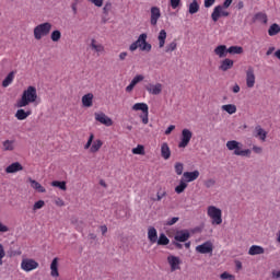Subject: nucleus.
Wrapping results in <instances>:
<instances>
[{
    "label": "nucleus",
    "mask_w": 280,
    "mask_h": 280,
    "mask_svg": "<svg viewBox=\"0 0 280 280\" xmlns=\"http://www.w3.org/2000/svg\"><path fill=\"white\" fill-rule=\"evenodd\" d=\"M254 21L260 22V23H262L264 25H266L267 22H268V19H267L266 13H264V12H258L256 15H254Z\"/></svg>",
    "instance_id": "obj_37"
},
{
    "label": "nucleus",
    "mask_w": 280,
    "mask_h": 280,
    "mask_svg": "<svg viewBox=\"0 0 280 280\" xmlns=\"http://www.w3.org/2000/svg\"><path fill=\"white\" fill-rule=\"evenodd\" d=\"M161 158L168 161L171 158V149L167 142H162L161 144Z\"/></svg>",
    "instance_id": "obj_24"
},
{
    "label": "nucleus",
    "mask_w": 280,
    "mask_h": 280,
    "mask_svg": "<svg viewBox=\"0 0 280 280\" xmlns=\"http://www.w3.org/2000/svg\"><path fill=\"white\" fill-rule=\"evenodd\" d=\"M252 151L249 149H245L243 151H237L236 156H242V158H250Z\"/></svg>",
    "instance_id": "obj_46"
},
{
    "label": "nucleus",
    "mask_w": 280,
    "mask_h": 280,
    "mask_svg": "<svg viewBox=\"0 0 280 280\" xmlns=\"http://www.w3.org/2000/svg\"><path fill=\"white\" fill-rule=\"evenodd\" d=\"M38 266V262L33 258H23L22 262L20 264V268L24 272H32L33 270H36Z\"/></svg>",
    "instance_id": "obj_8"
},
{
    "label": "nucleus",
    "mask_w": 280,
    "mask_h": 280,
    "mask_svg": "<svg viewBox=\"0 0 280 280\" xmlns=\"http://www.w3.org/2000/svg\"><path fill=\"white\" fill-rule=\"evenodd\" d=\"M131 153L136 155H144L145 154L144 147L142 144H139L131 150Z\"/></svg>",
    "instance_id": "obj_43"
},
{
    "label": "nucleus",
    "mask_w": 280,
    "mask_h": 280,
    "mask_svg": "<svg viewBox=\"0 0 280 280\" xmlns=\"http://www.w3.org/2000/svg\"><path fill=\"white\" fill-rule=\"evenodd\" d=\"M161 19V11L159 7H151L150 24L151 26H158V22Z\"/></svg>",
    "instance_id": "obj_16"
},
{
    "label": "nucleus",
    "mask_w": 280,
    "mask_h": 280,
    "mask_svg": "<svg viewBox=\"0 0 280 280\" xmlns=\"http://www.w3.org/2000/svg\"><path fill=\"white\" fill-rule=\"evenodd\" d=\"M144 89L151 95L158 96L163 92V84H161V83H149L144 86Z\"/></svg>",
    "instance_id": "obj_11"
},
{
    "label": "nucleus",
    "mask_w": 280,
    "mask_h": 280,
    "mask_svg": "<svg viewBox=\"0 0 280 280\" xmlns=\"http://www.w3.org/2000/svg\"><path fill=\"white\" fill-rule=\"evenodd\" d=\"M55 205H57L58 207H63V206H65V202H63L62 199L57 198V200H55Z\"/></svg>",
    "instance_id": "obj_61"
},
{
    "label": "nucleus",
    "mask_w": 280,
    "mask_h": 280,
    "mask_svg": "<svg viewBox=\"0 0 280 280\" xmlns=\"http://www.w3.org/2000/svg\"><path fill=\"white\" fill-rule=\"evenodd\" d=\"M155 243L161 246H166L170 244V238L165 234H160Z\"/></svg>",
    "instance_id": "obj_39"
},
{
    "label": "nucleus",
    "mask_w": 280,
    "mask_h": 280,
    "mask_svg": "<svg viewBox=\"0 0 280 280\" xmlns=\"http://www.w3.org/2000/svg\"><path fill=\"white\" fill-rule=\"evenodd\" d=\"M207 217L211 220V225L222 224V210L215 206L207 207Z\"/></svg>",
    "instance_id": "obj_3"
},
{
    "label": "nucleus",
    "mask_w": 280,
    "mask_h": 280,
    "mask_svg": "<svg viewBox=\"0 0 280 280\" xmlns=\"http://www.w3.org/2000/svg\"><path fill=\"white\" fill-rule=\"evenodd\" d=\"M234 67V60L233 59H223L221 61L220 70L223 72L233 69Z\"/></svg>",
    "instance_id": "obj_28"
},
{
    "label": "nucleus",
    "mask_w": 280,
    "mask_h": 280,
    "mask_svg": "<svg viewBox=\"0 0 280 280\" xmlns=\"http://www.w3.org/2000/svg\"><path fill=\"white\" fill-rule=\"evenodd\" d=\"M61 31H52V33H50V40H52V43H58L61 39Z\"/></svg>",
    "instance_id": "obj_42"
},
{
    "label": "nucleus",
    "mask_w": 280,
    "mask_h": 280,
    "mask_svg": "<svg viewBox=\"0 0 280 280\" xmlns=\"http://www.w3.org/2000/svg\"><path fill=\"white\" fill-rule=\"evenodd\" d=\"M94 118L95 121H98L101 125L106 126V127H110L113 126V119L109 118L106 114H104L103 112L100 113H95L94 114Z\"/></svg>",
    "instance_id": "obj_10"
},
{
    "label": "nucleus",
    "mask_w": 280,
    "mask_h": 280,
    "mask_svg": "<svg viewBox=\"0 0 280 280\" xmlns=\"http://www.w3.org/2000/svg\"><path fill=\"white\" fill-rule=\"evenodd\" d=\"M22 171H23V166L20 162H13L4 170L7 174H16L18 172H22Z\"/></svg>",
    "instance_id": "obj_21"
},
{
    "label": "nucleus",
    "mask_w": 280,
    "mask_h": 280,
    "mask_svg": "<svg viewBox=\"0 0 280 280\" xmlns=\"http://www.w3.org/2000/svg\"><path fill=\"white\" fill-rule=\"evenodd\" d=\"M240 91H241V88L238 84L233 85V88H232L233 93H240Z\"/></svg>",
    "instance_id": "obj_63"
},
{
    "label": "nucleus",
    "mask_w": 280,
    "mask_h": 280,
    "mask_svg": "<svg viewBox=\"0 0 280 280\" xmlns=\"http://www.w3.org/2000/svg\"><path fill=\"white\" fill-rule=\"evenodd\" d=\"M253 152L254 154H261L264 149L261 147L253 145Z\"/></svg>",
    "instance_id": "obj_54"
},
{
    "label": "nucleus",
    "mask_w": 280,
    "mask_h": 280,
    "mask_svg": "<svg viewBox=\"0 0 280 280\" xmlns=\"http://www.w3.org/2000/svg\"><path fill=\"white\" fill-rule=\"evenodd\" d=\"M50 277L55 279L59 277L58 258H54L52 262H50Z\"/></svg>",
    "instance_id": "obj_29"
},
{
    "label": "nucleus",
    "mask_w": 280,
    "mask_h": 280,
    "mask_svg": "<svg viewBox=\"0 0 280 280\" xmlns=\"http://www.w3.org/2000/svg\"><path fill=\"white\" fill-rule=\"evenodd\" d=\"M267 135H268V132L261 126L258 125V126L254 127V131H253L254 138H257L261 142H265L267 139Z\"/></svg>",
    "instance_id": "obj_17"
},
{
    "label": "nucleus",
    "mask_w": 280,
    "mask_h": 280,
    "mask_svg": "<svg viewBox=\"0 0 280 280\" xmlns=\"http://www.w3.org/2000/svg\"><path fill=\"white\" fill-rule=\"evenodd\" d=\"M44 206H46V202H44L43 200H38L37 202L34 203L33 211L40 210L44 208Z\"/></svg>",
    "instance_id": "obj_49"
},
{
    "label": "nucleus",
    "mask_w": 280,
    "mask_h": 280,
    "mask_svg": "<svg viewBox=\"0 0 280 280\" xmlns=\"http://www.w3.org/2000/svg\"><path fill=\"white\" fill-rule=\"evenodd\" d=\"M200 10V5L198 2L194 1L189 4V13L197 14Z\"/></svg>",
    "instance_id": "obj_41"
},
{
    "label": "nucleus",
    "mask_w": 280,
    "mask_h": 280,
    "mask_svg": "<svg viewBox=\"0 0 280 280\" xmlns=\"http://www.w3.org/2000/svg\"><path fill=\"white\" fill-rule=\"evenodd\" d=\"M112 10V3L107 2L104 7V13L107 14Z\"/></svg>",
    "instance_id": "obj_59"
},
{
    "label": "nucleus",
    "mask_w": 280,
    "mask_h": 280,
    "mask_svg": "<svg viewBox=\"0 0 280 280\" xmlns=\"http://www.w3.org/2000/svg\"><path fill=\"white\" fill-rule=\"evenodd\" d=\"M51 23H42L34 27L33 34L35 40H42L43 37H46L51 32Z\"/></svg>",
    "instance_id": "obj_5"
},
{
    "label": "nucleus",
    "mask_w": 280,
    "mask_h": 280,
    "mask_svg": "<svg viewBox=\"0 0 280 280\" xmlns=\"http://www.w3.org/2000/svg\"><path fill=\"white\" fill-rule=\"evenodd\" d=\"M31 188L38 191V194H46V188L35 179L30 178Z\"/></svg>",
    "instance_id": "obj_31"
},
{
    "label": "nucleus",
    "mask_w": 280,
    "mask_h": 280,
    "mask_svg": "<svg viewBox=\"0 0 280 280\" xmlns=\"http://www.w3.org/2000/svg\"><path fill=\"white\" fill-rule=\"evenodd\" d=\"M50 185L52 187L59 188L60 190L67 191V182L55 180V182H51Z\"/></svg>",
    "instance_id": "obj_40"
},
{
    "label": "nucleus",
    "mask_w": 280,
    "mask_h": 280,
    "mask_svg": "<svg viewBox=\"0 0 280 280\" xmlns=\"http://www.w3.org/2000/svg\"><path fill=\"white\" fill-rule=\"evenodd\" d=\"M265 248L262 246L253 245L250 248H248V255L250 256H257V255H264Z\"/></svg>",
    "instance_id": "obj_30"
},
{
    "label": "nucleus",
    "mask_w": 280,
    "mask_h": 280,
    "mask_svg": "<svg viewBox=\"0 0 280 280\" xmlns=\"http://www.w3.org/2000/svg\"><path fill=\"white\" fill-rule=\"evenodd\" d=\"M147 236L151 244H155L158 242V230L154 226H150L149 231L147 232Z\"/></svg>",
    "instance_id": "obj_26"
},
{
    "label": "nucleus",
    "mask_w": 280,
    "mask_h": 280,
    "mask_svg": "<svg viewBox=\"0 0 280 280\" xmlns=\"http://www.w3.org/2000/svg\"><path fill=\"white\" fill-rule=\"evenodd\" d=\"M221 110L226 112V114L234 115L236 113V106L234 104L222 105Z\"/></svg>",
    "instance_id": "obj_35"
},
{
    "label": "nucleus",
    "mask_w": 280,
    "mask_h": 280,
    "mask_svg": "<svg viewBox=\"0 0 280 280\" xmlns=\"http://www.w3.org/2000/svg\"><path fill=\"white\" fill-rule=\"evenodd\" d=\"M277 34H280V25L277 23H272V25L268 28V35L273 37Z\"/></svg>",
    "instance_id": "obj_34"
},
{
    "label": "nucleus",
    "mask_w": 280,
    "mask_h": 280,
    "mask_svg": "<svg viewBox=\"0 0 280 280\" xmlns=\"http://www.w3.org/2000/svg\"><path fill=\"white\" fill-rule=\"evenodd\" d=\"M179 219L178 218H172L171 220H168V222H166V225H174L176 222H178Z\"/></svg>",
    "instance_id": "obj_57"
},
{
    "label": "nucleus",
    "mask_w": 280,
    "mask_h": 280,
    "mask_svg": "<svg viewBox=\"0 0 280 280\" xmlns=\"http://www.w3.org/2000/svg\"><path fill=\"white\" fill-rule=\"evenodd\" d=\"M231 1L223 2V5H218L214 8V11L211 13L212 22H218L221 18H228L230 15V12L226 11V9L230 8Z\"/></svg>",
    "instance_id": "obj_4"
},
{
    "label": "nucleus",
    "mask_w": 280,
    "mask_h": 280,
    "mask_svg": "<svg viewBox=\"0 0 280 280\" xmlns=\"http://www.w3.org/2000/svg\"><path fill=\"white\" fill-rule=\"evenodd\" d=\"M167 196V192L165 190L158 191L156 192V198H153L152 201H161L163 198Z\"/></svg>",
    "instance_id": "obj_48"
},
{
    "label": "nucleus",
    "mask_w": 280,
    "mask_h": 280,
    "mask_svg": "<svg viewBox=\"0 0 280 280\" xmlns=\"http://www.w3.org/2000/svg\"><path fill=\"white\" fill-rule=\"evenodd\" d=\"M196 252L202 255L205 254H212L213 253V243L212 242H205L199 246H196Z\"/></svg>",
    "instance_id": "obj_13"
},
{
    "label": "nucleus",
    "mask_w": 280,
    "mask_h": 280,
    "mask_svg": "<svg viewBox=\"0 0 280 280\" xmlns=\"http://www.w3.org/2000/svg\"><path fill=\"white\" fill-rule=\"evenodd\" d=\"M256 83L254 67H248L246 70V86L247 89H254Z\"/></svg>",
    "instance_id": "obj_12"
},
{
    "label": "nucleus",
    "mask_w": 280,
    "mask_h": 280,
    "mask_svg": "<svg viewBox=\"0 0 280 280\" xmlns=\"http://www.w3.org/2000/svg\"><path fill=\"white\" fill-rule=\"evenodd\" d=\"M144 75L143 74H136L133 79H131V82L126 88V93H131L133 89L140 83L143 82Z\"/></svg>",
    "instance_id": "obj_18"
},
{
    "label": "nucleus",
    "mask_w": 280,
    "mask_h": 280,
    "mask_svg": "<svg viewBox=\"0 0 280 280\" xmlns=\"http://www.w3.org/2000/svg\"><path fill=\"white\" fill-rule=\"evenodd\" d=\"M93 100H94L93 93L84 94L83 97H81V104L83 105V107L90 108L93 106Z\"/></svg>",
    "instance_id": "obj_23"
},
{
    "label": "nucleus",
    "mask_w": 280,
    "mask_h": 280,
    "mask_svg": "<svg viewBox=\"0 0 280 280\" xmlns=\"http://www.w3.org/2000/svg\"><path fill=\"white\" fill-rule=\"evenodd\" d=\"M214 54L218 56V58H225L229 54V48H226L225 45H220L215 47Z\"/></svg>",
    "instance_id": "obj_27"
},
{
    "label": "nucleus",
    "mask_w": 280,
    "mask_h": 280,
    "mask_svg": "<svg viewBox=\"0 0 280 280\" xmlns=\"http://www.w3.org/2000/svg\"><path fill=\"white\" fill-rule=\"evenodd\" d=\"M166 39H167V32L164 30H161L160 34H158V43L160 48H163L165 46Z\"/></svg>",
    "instance_id": "obj_33"
},
{
    "label": "nucleus",
    "mask_w": 280,
    "mask_h": 280,
    "mask_svg": "<svg viewBox=\"0 0 280 280\" xmlns=\"http://www.w3.org/2000/svg\"><path fill=\"white\" fill-rule=\"evenodd\" d=\"M226 149L233 151V154L236 155L237 152H243L242 143L236 140H231L226 142Z\"/></svg>",
    "instance_id": "obj_20"
},
{
    "label": "nucleus",
    "mask_w": 280,
    "mask_h": 280,
    "mask_svg": "<svg viewBox=\"0 0 280 280\" xmlns=\"http://www.w3.org/2000/svg\"><path fill=\"white\" fill-rule=\"evenodd\" d=\"M131 110L133 112H141L142 114L139 116L142 125H148L149 124V106L147 103H136L132 107Z\"/></svg>",
    "instance_id": "obj_7"
},
{
    "label": "nucleus",
    "mask_w": 280,
    "mask_h": 280,
    "mask_svg": "<svg viewBox=\"0 0 280 280\" xmlns=\"http://www.w3.org/2000/svg\"><path fill=\"white\" fill-rule=\"evenodd\" d=\"M215 185V180L213 178H208L206 182H205V186L206 188H211Z\"/></svg>",
    "instance_id": "obj_52"
},
{
    "label": "nucleus",
    "mask_w": 280,
    "mask_h": 280,
    "mask_svg": "<svg viewBox=\"0 0 280 280\" xmlns=\"http://www.w3.org/2000/svg\"><path fill=\"white\" fill-rule=\"evenodd\" d=\"M8 232H10V228L0 221V233H8Z\"/></svg>",
    "instance_id": "obj_53"
},
{
    "label": "nucleus",
    "mask_w": 280,
    "mask_h": 280,
    "mask_svg": "<svg viewBox=\"0 0 280 280\" xmlns=\"http://www.w3.org/2000/svg\"><path fill=\"white\" fill-rule=\"evenodd\" d=\"M13 144H14V141H13V140H7V141H4V142H3V150H4V151H12V150H14Z\"/></svg>",
    "instance_id": "obj_45"
},
{
    "label": "nucleus",
    "mask_w": 280,
    "mask_h": 280,
    "mask_svg": "<svg viewBox=\"0 0 280 280\" xmlns=\"http://www.w3.org/2000/svg\"><path fill=\"white\" fill-rule=\"evenodd\" d=\"M127 57H128V52L127 51H121L119 54V60L120 61H125L127 59Z\"/></svg>",
    "instance_id": "obj_55"
},
{
    "label": "nucleus",
    "mask_w": 280,
    "mask_h": 280,
    "mask_svg": "<svg viewBox=\"0 0 280 280\" xmlns=\"http://www.w3.org/2000/svg\"><path fill=\"white\" fill-rule=\"evenodd\" d=\"M15 74H16V71H10L9 72L7 78H4L3 81H2V88L3 89H7L8 86H11V84L15 80Z\"/></svg>",
    "instance_id": "obj_25"
},
{
    "label": "nucleus",
    "mask_w": 280,
    "mask_h": 280,
    "mask_svg": "<svg viewBox=\"0 0 280 280\" xmlns=\"http://www.w3.org/2000/svg\"><path fill=\"white\" fill-rule=\"evenodd\" d=\"M32 116V110L28 109V110H25V109H18V112H15V119H18L19 121H24L27 119V117H31Z\"/></svg>",
    "instance_id": "obj_22"
},
{
    "label": "nucleus",
    "mask_w": 280,
    "mask_h": 280,
    "mask_svg": "<svg viewBox=\"0 0 280 280\" xmlns=\"http://www.w3.org/2000/svg\"><path fill=\"white\" fill-rule=\"evenodd\" d=\"M101 233H103V235H106V233H107V225H101Z\"/></svg>",
    "instance_id": "obj_64"
},
{
    "label": "nucleus",
    "mask_w": 280,
    "mask_h": 280,
    "mask_svg": "<svg viewBox=\"0 0 280 280\" xmlns=\"http://www.w3.org/2000/svg\"><path fill=\"white\" fill-rule=\"evenodd\" d=\"M91 49H93L96 54L104 52V46L101 43H97L95 39H91L90 44Z\"/></svg>",
    "instance_id": "obj_32"
},
{
    "label": "nucleus",
    "mask_w": 280,
    "mask_h": 280,
    "mask_svg": "<svg viewBox=\"0 0 280 280\" xmlns=\"http://www.w3.org/2000/svg\"><path fill=\"white\" fill-rule=\"evenodd\" d=\"M175 49H176V43L172 42L170 43L168 46L165 47V52L170 54V52H173Z\"/></svg>",
    "instance_id": "obj_50"
},
{
    "label": "nucleus",
    "mask_w": 280,
    "mask_h": 280,
    "mask_svg": "<svg viewBox=\"0 0 280 280\" xmlns=\"http://www.w3.org/2000/svg\"><path fill=\"white\" fill-rule=\"evenodd\" d=\"M104 142L101 139L94 140V135L89 136L88 143L84 144V150H90L91 154L97 153L102 150Z\"/></svg>",
    "instance_id": "obj_6"
},
{
    "label": "nucleus",
    "mask_w": 280,
    "mask_h": 280,
    "mask_svg": "<svg viewBox=\"0 0 280 280\" xmlns=\"http://www.w3.org/2000/svg\"><path fill=\"white\" fill-rule=\"evenodd\" d=\"M191 137H192V133H191V131L189 129L182 130L180 142H179V144H177V147L179 149H185L186 147H188Z\"/></svg>",
    "instance_id": "obj_9"
},
{
    "label": "nucleus",
    "mask_w": 280,
    "mask_h": 280,
    "mask_svg": "<svg viewBox=\"0 0 280 280\" xmlns=\"http://www.w3.org/2000/svg\"><path fill=\"white\" fill-rule=\"evenodd\" d=\"M275 50H276V47H269L268 50H267V52H266V56H267V57L271 56V54H273Z\"/></svg>",
    "instance_id": "obj_62"
},
{
    "label": "nucleus",
    "mask_w": 280,
    "mask_h": 280,
    "mask_svg": "<svg viewBox=\"0 0 280 280\" xmlns=\"http://www.w3.org/2000/svg\"><path fill=\"white\" fill-rule=\"evenodd\" d=\"M221 280H235V276L229 272H223L220 275Z\"/></svg>",
    "instance_id": "obj_47"
},
{
    "label": "nucleus",
    "mask_w": 280,
    "mask_h": 280,
    "mask_svg": "<svg viewBox=\"0 0 280 280\" xmlns=\"http://www.w3.org/2000/svg\"><path fill=\"white\" fill-rule=\"evenodd\" d=\"M174 130H175V126L172 125V126L168 127V129L165 130V135L170 136V133H172Z\"/></svg>",
    "instance_id": "obj_60"
},
{
    "label": "nucleus",
    "mask_w": 280,
    "mask_h": 280,
    "mask_svg": "<svg viewBox=\"0 0 280 280\" xmlns=\"http://www.w3.org/2000/svg\"><path fill=\"white\" fill-rule=\"evenodd\" d=\"M37 100V89L34 86H28L26 90L23 91L22 97L16 103V107L24 108L31 104L36 103Z\"/></svg>",
    "instance_id": "obj_1"
},
{
    "label": "nucleus",
    "mask_w": 280,
    "mask_h": 280,
    "mask_svg": "<svg viewBox=\"0 0 280 280\" xmlns=\"http://www.w3.org/2000/svg\"><path fill=\"white\" fill-rule=\"evenodd\" d=\"M180 5L179 1H171L172 9L176 10Z\"/></svg>",
    "instance_id": "obj_58"
},
{
    "label": "nucleus",
    "mask_w": 280,
    "mask_h": 280,
    "mask_svg": "<svg viewBox=\"0 0 280 280\" xmlns=\"http://www.w3.org/2000/svg\"><path fill=\"white\" fill-rule=\"evenodd\" d=\"M272 279L280 280V270L272 271Z\"/></svg>",
    "instance_id": "obj_56"
},
{
    "label": "nucleus",
    "mask_w": 280,
    "mask_h": 280,
    "mask_svg": "<svg viewBox=\"0 0 280 280\" xmlns=\"http://www.w3.org/2000/svg\"><path fill=\"white\" fill-rule=\"evenodd\" d=\"M174 167H175V174L177 176H180L184 174V164L182 162H176Z\"/></svg>",
    "instance_id": "obj_44"
},
{
    "label": "nucleus",
    "mask_w": 280,
    "mask_h": 280,
    "mask_svg": "<svg viewBox=\"0 0 280 280\" xmlns=\"http://www.w3.org/2000/svg\"><path fill=\"white\" fill-rule=\"evenodd\" d=\"M186 188H188V183L180 180L179 185L175 187V194L177 195L184 194Z\"/></svg>",
    "instance_id": "obj_38"
},
{
    "label": "nucleus",
    "mask_w": 280,
    "mask_h": 280,
    "mask_svg": "<svg viewBox=\"0 0 280 280\" xmlns=\"http://www.w3.org/2000/svg\"><path fill=\"white\" fill-rule=\"evenodd\" d=\"M199 176H200L199 171L185 172L184 175L182 176L180 182H185V183L196 182L199 178Z\"/></svg>",
    "instance_id": "obj_15"
},
{
    "label": "nucleus",
    "mask_w": 280,
    "mask_h": 280,
    "mask_svg": "<svg viewBox=\"0 0 280 280\" xmlns=\"http://www.w3.org/2000/svg\"><path fill=\"white\" fill-rule=\"evenodd\" d=\"M147 40L148 34L142 33L135 43H131V45L129 46V50L133 52L138 48H140L141 51L150 52L152 50V44L148 43Z\"/></svg>",
    "instance_id": "obj_2"
},
{
    "label": "nucleus",
    "mask_w": 280,
    "mask_h": 280,
    "mask_svg": "<svg viewBox=\"0 0 280 280\" xmlns=\"http://www.w3.org/2000/svg\"><path fill=\"white\" fill-rule=\"evenodd\" d=\"M166 260L168 261V265L171 267V272H175L176 270L180 269L182 261L179 257L170 255L168 258H166Z\"/></svg>",
    "instance_id": "obj_14"
},
{
    "label": "nucleus",
    "mask_w": 280,
    "mask_h": 280,
    "mask_svg": "<svg viewBox=\"0 0 280 280\" xmlns=\"http://www.w3.org/2000/svg\"><path fill=\"white\" fill-rule=\"evenodd\" d=\"M5 258V249H3V245L0 244V266L3 265V259Z\"/></svg>",
    "instance_id": "obj_51"
},
{
    "label": "nucleus",
    "mask_w": 280,
    "mask_h": 280,
    "mask_svg": "<svg viewBox=\"0 0 280 280\" xmlns=\"http://www.w3.org/2000/svg\"><path fill=\"white\" fill-rule=\"evenodd\" d=\"M190 238V233L187 230H179L176 232L174 240L179 243L188 242Z\"/></svg>",
    "instance_id": "obj_19"
},
{
    "label": "nucleus",
    "mask_w": 280,
    "mask_h": 280,
    "mask_svg": "<svg viewBox=\"0 0 280 280\" xmlns=\"http://www.w3.org/2000/svg\"><path fill=\"white\" fill-rule=\"evenodd\" d=\"M228 54L242 55V54H244V48L241 46H231L228 48Z\"/></svg>",
    "instance_id": "obj_36"
}]
</instances>
